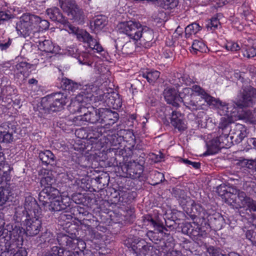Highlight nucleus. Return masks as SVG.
<instances>
[{"instance_id": "nucleus-17", "label": "nucleus", "mask_w": 256, "mask_h": 256, "mask_svg": "<svg viewBox=\"0 0 256 256\" xmlns=\"http://www.w3.org/2000/svg\"><path fill=\"white\" fill-rule=\"evenodd\" d=\"M100 114L102 116V122L104 120V118L108 120H112V122H116L118 118V114L115 112L108 108H100Z\"/></svg>"}, {"instance_id": "nucleus-43", "label": "nucleus", "mask_w": 256, "mask_h": 256, "mask_svg": "<svg viewBox=\"0 0 256 256\" xmlns=\"http://www.w3.org/2000/svg\"><path fill=\"white\" fill-rule=\"evenodd\" d=\"M27 256V252L26 250L22 248H20L16 254H14V256Z\"/></svg>"}, {"instance_id": "nucleus-9", "label": "nucleus", "mask_w": 256, "mask_h": 256, "mask_svg": "<svg viewBox=\"0 0 256 256\" xmlns=\"http://www.w3.org/2000/svg\"><path fill=\"white\" fill-rule=\"evenodd\" d=\"M38 42V49L42 52V55L46 60L50 58L52 54H58L60 50V46L54 44L50 40H40Z\"/></svg>"}, {"instance_id": "nucleus-4", "label": "nucleus", "mask_w": 256, "mask_h": 256, "mask_svg": "<svg viewBox=\"0 0 256 256\" xmlns=\"http://www.w3.org/2000/svg\"><path fill=\"white\" fill-rule=\"evenodd\" d=\"M39 200L44 206L46 210L59 212L69 206L70 198L61 196L56 188H47L42 190L39 194Z\"/></svg>"}, {"instance_id": "nucleus-11", "label": "nucleus", "mask_w": 256, "mask_h": 256, "mask_svg": "<svg viewBox=\"0 0 256 256\" xmlns=\"http://www.w3.org/2000/svg\"><path fill=\"white\" fill-rule=\"evenodd\" d=\"M90 96L86 98H84L83 96L78 94L71 100L70 104L68 106V109L70 112L74 113L81 112L82 110H86L84 104L88 103V100Z\"/></svg>"}, {"instance_id": "nucleus-37", "label": "nucleus", "mask_w": 256, "mask_h": 256, "mask_svg": "<svg viewBox=\"0 0 256 256\" xmlns=\"http://www.w3.org/2000/svg\"><path fill=\"white\" fill-rule=\"evenodd\" d=\"M128 22H120L118 24L117 28L120 33L128 34Z\"/></svg>"}, {"instance_id": "nucleus-16", "label": "nucleus", "mask_w": 256, "mask_h": 256, "mask_svg": "<svg viewBox=\"0 0 256 256\" xmlns=\"http://www.w3.org/2000/svg\"><path fill=\"white\" fill-rule=\"evenodd\" d=\"M58 241L60 246L66 248H74L75 247L74 240L67 235L58 236Z\"/></svg>"}, {"instance_id": "nucleus-23", "label": "nucleus", "mask_w": 256, "mask_h": 256, "mask_svg": "<svg viewBox=\"0 0 256 256\" xmlns=\"http://www.w3.org/2000/svg\"><path fill=\"white\" fill-rule=\"evenodd\" d=\"M235 130L234 136L232 137H236L238 141L242 140L246 136V129L244 126L237 124Z\"/></svg>"}, {"instance_id": "nucleus-1", "label": "nucleus", "mask_w": 256, "mask_h": 256, "mask_svg": "<svg viewBox=\"0 0 256 256\" xmlns=\"http://www.w3.org/2000/svg\"><path fill=\"white\" fill-rule=\"evenodd\" d=\"M184 104L196 106L200 105L198 102L204 100L208 104L216 106L218 112L221 116L220 125L226 127L230 123L233 122L238 119H244L250 123L254 124L256 120L254 118V114L250 112H242V108L249 106L252 104L256 98V90L251 86L245 88L238 95V100L236 103V107L234 104L226 105L219 100H216L207 94L204 90L196 85L192 86V88H186L179 94Z\"/></svg>"}, {"instance_id": "nucleus-31", "label": "nucleus", "mask_w": 256, "mask_h": 256, "mask_svg": "<svg viewBox=\"0 0 256 256\" xmlns=\"http://www.w3.org/2000/svg\"><path fill=\"white\" fill-rule=\"evenodd\" d=\"M39 19L38 22H35L36 24V28L38 29V34L41 31L47 30L49 27V22L48 20H42L40 17L37 16Z\"/></svg>"}, {"instance_id": "nucleus-44", "label": "nucleus", "mask_w": 256, "mask_h": 256, "mask_svg": "<svg viewBox=\"0 0 256 256\" xmlns=\"http://www.w3.org/2000/svg\"><path fill=\"white\" fill-rule=\"evenodd\" d=\"M10 44V42H5L3 44L0 42V49L2 50H6L8 48Z\"/></svg>"}, {"instance_id": "nucleus-40", "label": "nucleus", "mask_w": 256, "mask_h": 256, "mask_svg": "<svg viewBox=\"0 0 256 256\" xmlns=\"http://www.w3.org/2000/svg\"><path fill=\"white\" fill-rule=\"evenodd\" d=\"M163 2L161 4L164 8L166 10L171 9L177 4V1H162Z\"/></svg>"}, {"instance_id": "nucleus-6", "label": "nucleus", "mask_w": 256, "mask_h": 256, "mask_svg": "<svg viewBox=\"0 0 256 256\" xmlns=\"http://www.w3.org/2000/svg\"><path fill=\"white\" fill-rule=\"evenodd\" d=\"M38 20L37 16L29 14H23L20 17V22L17 24L16 30L24 37L35 36L38 34L35 22H38Z\"/></svg>"}, {"instance_id": "nucleus-42", "label": "nucleus", "mask_w": 256, "mask_h": 256, "mask_svg": "<svg viewBox=\"0 0 256 256\" xmlns=\"http://www.w3.org/2000/svg\"><path fill=\"white\" fill-rule=\"evenodd\" d=\"M12 18V15L3 11L0 12V21H6Z\"/></svg>"}, {"instance_id": "nucleus-36", "label": "nucleus", "mask_w": 256, "mask_h": 256, "mask_svg": "<svg viewBox=\"0 0 256 256\" xmlns=\"http://www.w3.org/2000/svg\"><path fill=\"white\" fill-rule=\"evenodd\" d=\"M142 36L144 40L150 41L152 38V32L147 27H144V31L142 32Z\"/></svg>"}, {"instance_id": "nucleus-30", "label": "nucleus", "mask_w": 256, "mask_h": 256, "mask_svg": "<svg viewBox=\"0 0 256 256\" xmlns=\"http://www.w3.org/2000/svg\"><path fill=\"white\" fill-rule=\"evenodd\" d=\"M93 88L94 86L92 84L86 85L84 86L82 91L80 94L83 96L84 98H86L88 96H90L88 100V103L92 100L93 94L92 92H93Z\"/></svg>"}, {"instance_id": "nucleus-21", "label": "nucleus", "mask_w": 256, "mask_h": 256, "mask_svg": "<svg viewBox=\"0 0 256 256\" xmlns=\"http://www.w3.org/2000/svg\"><path fill=\"white\" fill-rule=\"evenodd\" d=\"M193 54H196L198 52H206L208 51V48L202 40H194L190 50Z\"/></svg>"}, {"instance_id": "nucleus-10", "label": "nucleus", "mask_w": 256, "mask_h": 256, "mask_svg": "<svg viewBox=\"0 0 256 256\" xmlns=\"http://www.w3.org/2000/svg\"><path fill=\"white\" fill-rule=\"evenodd\" d=\"M228 136L226 134L207 142L208 154H213L217 153L220 148H224L225 145H226V141L228 140Z\"/></svg>"}, {"instance_id": "nucleus-35", "label": "nucleus", "mask_w": 256, "mask_h": 256, "mask_svg": "<svg viewBox=\"0 0 256 256\" xmlns=\"http://www.w3.org/2000/svg\"><path fill=\"white\" fill-rule=\"evenodd\" d=\"M242 48L244 50V56L248 58H253L256 56V50L253 48L250 47L247 49L244 46H242Z\"/></svg>"}, {"instance_id": "nucleus-50", "label": "nucleus", "mask_w": 256, "mask_h": 256, "mask_svg": "<svg viewBox=\"0 0 256 256\" xmlns=\"http://www.w3.org/2000/svg\"><path fill=\"white\" fill-rule=\"evenodd\" d=\"M77 194H74L72 196V199L76 203H80V202H76V196Z\"/></svg>"}, {"instance_id": "nucleus-47", "label": "nucleus", "mask_w": 256, "mask_h": 256, "mask_svg": "<svg viewBox=\"0 0 256 256\" xmlns=\"http://www.w3.org/2000/svg\"><path fill=\"white\" fill-rule=\"evenodd\" d=\"M190 165H192L196 168H198L200 167V164L196 162H191Z\"/></svg>"}, {"instance_id": "nucleus-58", "label": "nucleus", "mask_w": 256, "mask_h": 256, "mask_svg": "<svg viewBox=\"0 0 256 256\" xmlns=\"http://www.w3.org/2000/svg\"><path fill=\"white\" fill-rule=\"evenodd\" d=\"M254 113H256V108L254 110Z\"/></svg>"}, {"instance_id": "nucleus-54", "label": "nucleus", "mask_w": 256, "mask_h": 256, "mask_svg": "<svg viewBox=\"0 0 256 256\" xmlns=\"http://www.w3.org/2000/svg\"><path fill=\"white\" fill-rule=\"evenodd\" d=\"M186 203L188 202V200L190 201V204H192V203L190 202V200L189 198H186Z\"/></svg>"}, {"instance_id": "nucleus-46", "label": "nucleus", "mask_w": 256, "mask_h": 256, "mask_svg": "<svg viewBox=\"0 0 256 256\" xmlns=\"http://www.w3.org/2000/svg\"><path fill=\"white\" fill-rule=\"evenodd\" d=\"M131 119L132 120V123H133V124H135L137 123V120H136V116L132 114L130 116V118L129 117V120Z\"/></svg>"}, {"instance_id": "nucleus-55", "label": "nucleus", "mask_w": 256, "mask_h": 256, "mask_svg": "<svg viewBox=\"0 0 256 256\" xmlns=\"http://www.w3.org/2000/svg\"><path fill=\"white\" fill-rule=\"evenodd\" d=\"M136 196V194L135 192L132 193V198H134Z\"/></svg>"}, {"instance_id": "nucleus-29", "label": "nucleus", "mask_w": 256, "mask_h": 256, "mask_svg": "<svg viewBox=\"0 0 256 256\" xmlns=\"http://www.w3.org/2000/svg\"><path fill=\"white\" fill-rule=\"evenodd\" d=\"M201 29V27L196 23H192L188 26L185 28L186 34L188 36L192 34H194L199 32Z\"/></svg>"}, {"instance_id": "nucleus-24", "label": "nucleus", "mask_w": 256, "mask_h": 256, "mask_svg": "<svg viewBox=\"0 0 256 256\" xmlns=\"http://www.w3.org/2000/svg\"><path fill=\"white\" fill-rule=\"evenodd\" d=\"M10 190L9 186L0 187V206L4 204L10 196Z\"/></svg>"}, {"instance_id": "nucleus-53", "label": "nucleus", "mask_w": 256, "mask_h": 256, "mask_svg": "<svg viewBox=\"0 0 256 256\" xmlns=\"http://www.w3.org/2000/svg\"><path fill=\"white\" fill-rule=\"evenodd\" d=\"M156 174L158 176L160 177L161 178H164V176L162 173L156 172Z\"/></svg>"}, {"instance_id": "nucleus-3", "label": "nucleus", "mask_w": 256, "mask_h": 256, "mask_svg": "<svg viewBox=\"0 0 256 256\" xmlns=\"http://www.w3.org/2000/svg\"><path fill=\"white\" fill-rule=\"evenodd\" d=\"M24 208L26 214L24 222L25 232L28 236H34L39 233L42 227L40 206L36 200L29 196L26 198Z\"/></svg>"}, {"instance_id": "nucleus-59", "label": "nucleus", "mask_w": 256, "mask_h": 256, "mask_svg": "<svg viewBox=\"0 0 256 256\" xmlns=\"http://www.w3.org/2000/svg\"><path fill=\"white\" fill-rule=\"evenodd\" d=\"M130 212H132V210H128V212H130Z\"/></svg>"}, {"instance_id": "nucleus-60", "label": "nucleus", "mask_w": 256, "mask_h": 256, "mask_svg": "<svg viewBox=\"0 0 256 256\" xmlns=\"http://www.w3.org/2000/svg\"><path fill=\"white\" fill-rule=\"evenodd\" d=\"M130 212H132V210H128V212H130Z\"/></svg>"}, {"instance_id": "nucleus-22", "label": "nucleus", "mask_w": 256, "mask_h": 256, "mask_svg": "<svg viewBox=\"0 0 256 256\" xmlns=\"http://www.w3.org/2000/svg\"><path fill=\"white\" fill-rule=\"evenodd\" d=\"M8 127L6 125L0 126V142L10 143L12 141V136L7 130Z\"/></svg>"}, {"instance_id": "nucleus-14", "label": "nucleus", "mask_w": 256, "mask_h": 256, "mask_svg": "<svg viewBox=\"0 0 256 256\" xmlns=\"http://www.w3.org/2000/svg\"><path fill=\"white\" fill-rule=\"evenodd\" d=\"M53 102L50 106V109L53 112L58 111L66 104L68 100L66 96L64 94L58 93L54 96Z\"/></svg>"}, {"instance_id": "nucleus-61", "label": "nucleus", "mask_w": 256, "mask_h": 256, "mask_svg": "<svg viewBox=\"0 0 256 256\" xmlns=\"http://www.w3.org/2000/svg\"><path fill=\"white\" fill-rule=\"evenodd\" d=\"M130 212H132V210H128V212H130Z\"/></svg>"}, {"instance_id": "nucleus-13", "label": "nucleus", "mask_w": 256, "mask_h": 256, "mask_svg": "<svg viewBox=\"0 0 256 256\" xmlns=\"http://www.w3.org/2000/svg\"><path fill=\"white\" fill-rule=\"evenodd\" d=\"M144 29L139 22L129 21V38L135 41L140 40Z\"/></svg>"}, {"instance_id": "nucleus-19", "label": "nucleus", "mask_w": 256, "mask_h": 256, "mask_svg": "<svg viewBox=\"0 0 256 256\" xmlns=\"http://www.w3.org/2000/svg\"><path fill=\"white\" fill-rule=\"evenodd\" d=\"M108 104L114 109H118L122 106V102L118 95L116 93L108 94L107 100Z\"/></svg>"}, {"instance_id": "nucleus-51", "label": "nucleus", "mask_w": 256, "mask_h": 256, "mask_svg": "<svg viewBox=\"0 0 256 256\" xmlns=\"http://www.w3.org/2000/svg\"><path fill=\"white\" fill-rule=\"evenodd\" d=\"M180 204H182V206H184L185 205H186V202H185L183 200H181V199H180Z\"/></svg>"}, {"instance_id": "nucleus-18", "label": "nucleus", "mask_w": 256, "mask_h": 256, "mask_svg": "<svg viewBox=\"0 0 256 256\" xmlns=\"http://www.w3.org/2000/svg\"><path fill=\"white\" fill-rule=\"evenodd\" d=\"M39 158L42 163L46 166L48 164L52 165L54 164L55 157L50 150H46L40 152Z\"/></svg>"}, {"instance_id": "nucleus-57", "label": "nucleus", "mask_w": 256, "mask_h": 256, "mask_svg": "<svg viewBox=\"0 0 256 256\" xmlns=\"http://www.w3.org/2000/svg\"><path fill=\"white\" fill-rule=\"evenodd\" d=\"M132 147L134 148V145L132 144Z\"/></svg>"}, {"instance_id": "nucleus-20", "label": "nucleus", "mask_w": 256, "mask_h": 256, "mask_svg": "<svg viewBox=\"0 0 256 256\" xmlns=\"http://www.w3.org/2000/svg\"><path fill=\"white\" fill-rule=\"evenodd\" d=\"M221 16L222 15L219 14L206 21L205 27L207 31L213 32L218 28L220 24L219 20Z\"/></svg>"}, {"instance_id": "nucleus-5", "label": "nucleus", "mask_w": 256, "mask_h": 256, "mask_svg": "<svg viewBox=\"0 0 256 256\" xmlns=\"http://www.w3.org/2000/svg\"><path fill=\"white\" fill-rule=\"evenodd\" d=\"M224 188L220 186L218 188V194L222 198L226 200V201L236 208H240L248 207L250 211L256 212V202L250 197L246 196V194L243 192L238 190L234 188H228V189L222 190L225 192L224 194H221L219 190H222Z\"/></svg>"}, {"instance_id": "nucleus-32", "label": "nucleus", "mask_w": 256, "mask_h": 256, "mask_svg": "<svg viewBox=\"0 0 256 256\" xmlns=\"http://www.w3.org/2000/svg\"><path fill=\"white\" fill-rule=\"evenodd\" d=\"M54 182V180L53 178L48 174L41 179L40 184L42 186L44 187L43 190H46L47 188H54L52 186Z\"/></svg>"}, {"instance_id": "nucleus-45", "label": "nucleus", "mask_w": 256, "mask_h": 256, "mask_svg": "<svg viewBox=\"0 0 256 256\" xmlns=\"http://www.w3.org/2000/svg\"><path fill=\"white\" fill-rule=\"evenodd\" d=\"M248 144L250 145L251 144L253 145L254 148L256 149V138H249L248 140Z\"/></svg>"}, {"instance_id": "nucleus-8", "label": "nucleus", "mask_w": 256, "mask_h": 256, "mask_svg": "<svg viewBox=\"0 0 256 256\" xmlns=\"http://www.w3.org/2000/svg\"><path fill=\"white\" fill-rule=\"evenodd\" d=\"M100 113V108L96 110L92 108V111L85 112L84 114L76 116L72 118V124L75 126H80L85 124L86 122L96 123L101 120L102 116Z\"/></svg>"}, {"instance_id": "nucleus-49", "label": "nucleus", "mask_w": 256, "mask_h": 256, "mask_svg": "<svg viewBox=\"0 0 256 256\" xmlns=\"http://www.w3.org/2000/svg\"><path fill=\"white\" fill-rule=\"evenodd\" d=\"M5 162L4 160L0 162V170L4 168Z\"/></svg>"}, {"instance_id": "nucleus-33", "label": "nucleus", "mask_w": 256, "mask_h": 256, "mask_svg": "<svg viewBox=\"0 0 256 256\" xmlns=\"http://www.w3.org/2000/svg\"><path fill=\"white\" fill-rule=\"evenodd\" d=\"M62 82L64 86V88L68 90H70L72 91L74 90L78 87V84L74 82L68 78H63Z\"/></svg>"}, {"instance_id": "nucleus-48", "label": "nucleus", "mask_w": 256, "mask_h": 256, "mask_svg": "<svg viewBox=\"0 0 256 256\" xmlns=\"http://www.w3.org/2000/svg\"><path fill=\"white\" fill-rule=\"evenodd\" d=\"M38 81L34 78H31L28 80V82L30 84H34L37 83Z\"/></svg>"}, {"instance_id": "nucleus-39", "label": "nucleus", "mask_w": 256, "mask_h": 256, "mask_svg": "<svg viewBox=\"0 0 256 256\" xmlns=\"http://www.w3.org/2000/svg\"><path fill=\"white\" fill-rule=\"evenodd\" d=\"M207 252L209 256H220L222 254L220 253V250L215 248L214 247L210 246L208 248Z\"/></svg>"}, {"instance_id": "nucleus-28", "label": "nucleus", "mask_w": 256, "mask_h": 256, "mask_svg": "<svg viewBox=\"0 0 256 256\" xmlns=\"http://www.w3.org/2000/svg\"><path fill=\"white\" fill-rule=\"evenodd\" d=\"M246 236L247 239L250 240L252 244L256 247V226L252 225L246 231Z\"/></svg>"}, {"instance_id": "nucleus-26", "label": "nucleus", "mask_w": 256, "mask_h": 256, "mask_svg": "<svg viewBox=\"0 0 256 256\" xmlns=\"http://www.w3.org/2000/svg\"><path fill=\"white\" fill-rule=\"evenodd\" d=\"M143 77L146 78L150 83L154 82L160 76L159 72L155 70H151L144 72Z\"/></svg>"}, {"instance_id": "nucleus-27", "label": "nucleus", "mask_w": 256, "mask_h": 256, "mask_svg": "<svg viewBox=\"0 0 256 256\" xmlns=\"http://www.w3.org/2000/svg\"><path fill=\"white\" fill-rule=\"evenodd\" d=\"M106 24V18L102 16H96L94 20V26L96 30H99L103 28Z\"/></svg>"}, {"instance_id": "nucleus-56", "label": "nucleus", "mask_w": 256, "mask_h": 256, "mask_svg": "<svg viewBox=\"0 0 256 256\" xmlns=\"http://www.w3.org/2000/svg\"><path fill=\"white\" fill-rule=\"evenodd\" d=\"M186 84L188 85V82H186Z\"/></svg>"}, {"instance_id": "nucleus-52", "label": "nucleus", "mask_w": 256, "mask_h": 256, "mask_svg": "<svg viewBox=\"0 0 256 256\" xmlns=\"http://www.w3.org/2000/svg\"><path fill=\"white\" fill-rule=\"evenodd\" d=\"M184 162L186 164H191V162H190L188 160H184Z\"/></svg>"}, {"instance_id": "nucleus-7", "label": "nucleus", "mask_w": 256, "mask_h": 256, "mask_svg": "<svg viewBox=\"0 0 256 256\" xmlns=\"http://www.w3.org/2000/svg\"><path fill=\"white\" fill-rule=\"evenodd\" d=\"M61 8L68 13L70 19L78 24H81L84 19L82 10L77 6L72 1H61Z\"/></svg>"}, {"instance_id": "nucleus-15", "label": "nucleus", "mask_w": 256, "mask_h": 256, "mask_svg": "<svg viewBox=\"0 0 256 256\" xmlns=\"http://www.w3.org/2000/svg\"><path fill=\"white\" fill-rule=\"evenodd\" d=\"M171 124L179 131H184L187 128L186 124L183 120L182 114L178 112H173L171 118Z\"/></svg>"}, {"instance_id": "nucleus-25", "label": "nucleus", "mask_w": 256, "mask_h": 256, "mask_svg": "<svg viewBox=\"0 0 256 256\" xmlns=\"http://www.w3.org/2000/svg\"><path fill=\"white\" fill-rule=\"evenodd\" d=\"M18 72L22 74L24 76L27 77L29 75L30 65L26 62H20L16 66Z\"/></svg>"}, {"instance_id": "nucleus-34", "label": "nucleus", "mask_w": 256, "mask_h": 256, "mask_svg": "<svg viewBox=\"0 0 256 256\" xmlns=\"http://www.w3.org/2000/svg\"><path fill=\"white\" fill-rule=\"evenodd\" d=\"M226 48L228 50L236 52L240 50V46L239 44L232 41L228 42L226 44Z\"/></svg>"}, {"instance_id": "nucleus-41", "label": "nucleus", "mask_w": 256, "mask_h": 256, "mask_svg": "<svg viewBox=\"0 0 256 256\" xmlns=\"http://www.w3.org/2000/svg\"><path fill=\"white\" fill-rule=\"evenodd\" d=\"M62 256H84V252L82 251L74 252L69 250H64Z\"/></svg>"}, {"instance_id": "nucleus-38", "label": "nucleus", "mask_w": 256, "mask_h": 256, "mask_svg": "<svg viewBox=\"0 0 256 256\" xmlns=\"http://www.w3.org/2000/svg\"><path fill=\"white\" fill-rule=\"evenodd\" d=\"M64 250L55 246H53L48 256H62Z\"/></svg>"}, {"instance_id": "nucleus-12", "label": "nucleus", "mask_w": 256, "mask_h": 256, "mask_svg": "<svg viewBox=\"0 0 256 256\" xmlns=\"http://www.w3.org/2000/svg\"><path fill=\"white\" fill-rule=\"evenodd\" d=\"M164 98L166 101L174 106L178 107L182 103V100L180 98L178 91L174 88H168L164 92Z\"/></svg>"}, {"instance_id": "nucleus-2", "label": "nucleus", "mask_w": 256, "mask_h": 256, "mask_svg": "<svg viewBox=\"0 0 256 256\" xmlns=\"http://www.w3.org/2000/svg\"><path fill=\"white\" fill-rule=\"evenodd\" d=\"M46 12L50 20L63 24L64 30L70 34L76 35L78 40L87 43L90 48L97 52L103 51L102 46L96 40L94 39L86 30L71 25L66 19L63 17L58 8H48Z\"/></svg>"}]
</instances>
